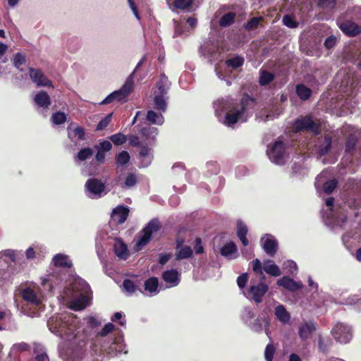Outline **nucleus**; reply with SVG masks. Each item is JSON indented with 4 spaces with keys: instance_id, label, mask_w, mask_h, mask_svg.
Returning a JSON list of instances; mask_svg holds the SVG:
<instances>
[{
    "instance_id": "1",
    "label": "nucleus",
    "mask_w": 361,
    "mask_h": 361,
    "mask_svg": "<svg viewBox=\"0 0 361 361\" xmlns=\"http://www.w3.org/2000/svg\"><path fill=\"white\" fill-rule=\"evenodd\" d=\"M255 103L256 99L255 98L247 94H243L240 103L234 105L226 114L224 123L227 126H232L243 118L248 109L253 108Z\"/></svg>"
},
{
    "instance_id": "2",
    "label": "nucleus",
    "mask_w": 361,
    "mask_h": 361,
    "mask_svg": "<svg viewBox=\"0 0 361 361\" xmlns=\"http://www.w3.org/2000/svg\"><path fill=\"white\" fill-rule=\"evenodd\" d=\"M293 130L295 133L306 131L319 135L321 133V123L314 121L310 115L300 116L293 122Z\"/></svg>"
},
{
    "instance_id": "3",
    "label": "nucleus",
    "mask_w": 361,
    "mask_h": 361,
    "mask_svg": "<svg viewBox=\"0 0 361 361\" xmlns=\"http://www.w3.org/2000/svg\"><path fill=\"white\" fill-rule=\"evenodd\" d=\"M87 342L85 339L72 342L63 352L66 361H81L87 353Z\"/></svg>"
},
{
    "instance_id": "4",
    "label": "nucleus",
    "mask_w": 361,
    "mask_h": 361,
    "mask_svg": "<svg viewBox=\"0 0 361 361\" xmlns=\"http://www.w3.org/2000/svg\"><path fill=\"white\" fill-rule=\"evenodd\" d=\"M161 228V224L157 219L151 220L141 231L140 237L135 245V249L137 251L142 250L149 243L152 233L159 231Z\"/></svg>"
},
{
    "instance_id": "5",
    "label": "nucleus",
    "mask_w": 361,
    "mask_h": 361,
    "mask_svg": "<svg viewBox=\"0 0 361 361\" xmlns=\"http://www.w3.org/2000/svg\"><path fill=\"white\" fill-rule=\"evenodd\" d=\"M286 150V144L281 140H276L271 145L268 146L267 154L271 162L277 165H283Z\"/></svg>"
},
{
    "instance_id": "6",
    "label": "nucleus",
    "mask_w": 361,
    "mask_h": 361,
    "mask_svg": "<svg viewBox=\"0 0 361 361\" xmlns=\"http://www.w3.org/2000/svg\"><path fill=\"white\" fill-rule=\"evenodd\" d=\"M134 82L132 80V75L129 76L123 87L117 91H114L109 94L102 102L101 104H107L114 100H124L133 90Z\"/></svg>"
},
{
    "instance_id": "7",
    "label": "nucleus",
    "mask_w": 361,
    "mask_h": 361,
    "mask_svg": "<svg viewBox=\"0 0 361 361\" xmlns=\"http://www.w3.org/2000/svg\"><path fill=\"white\" fill-rule=\"evenodd\" d=\"M331 145L332 137L330 135H320L314 140V150L318 157H322L330 152Z\"/></svg>"
},
{
    "instance_id": "8",
    "label": "nucleus",
    "mask_w": 361,
    "mask_h": 361,
    "mask_svg": "<svg viewBox=\"0 0 361 361\" xmlns=\"http://www.w3.org/2000/svg\"><path fill=\"white\" fill-rule=\"evenodd\" d=\"M185 240L178 237L175 240V259L177 261L190 259L193 257V250L189 245H185Z\"/></svg>"
},
{
    "instance_id": "9",
    "label": "nucleus",
    "mask_w": 361,
    "mask_h": 361,
    "mask_svg": "<svg viewBox=\"0 0 361 361\" xmlns=\"http://www.w3.org/2000/svg\"><path fill=\"white\" fill-rule=\"evenodd\" d=\"M331 334L341 343H347L352 338L350 327L343 323H337L332 329Z\"/></svg>"
},
{
    "instance_id": "10",
    "label": "nucleus",
    "mask_w": 361,
    "mask_h": 361,
    "mask_svg": "<svg viewBox=\"0 0 361 361\" xmlns=\"http://www.w3.org/2000/svg\"><path fill=\"white\" fill-rule=\"evenodd\" d=\"M260 279V282L257 285L250 286L247 293L257 304L262 302V298L269 290V286L264 283Z\"/></svg>"
},
{
    "instance_id": "11",
    "label": "nucleus",
    "mask_w": 361,
    "mask_h": 361,
    "mask_svg": "<svg viewBox=\"0 0 361 361\" xmlns=\"http://www.w3.org/2000/svg\"><path fill=\"white\" fill-rule=\"evenodd\" d=\"M30 76L37 87H53L50 80L40 69L30 68Z\"/></svg>"
},
{
    "instance_id": "12",
    "label": "nucleus",
    "mask_w": 361,
    "mask_h": 361,
    "mask_svg": "<svg viewBox=\"0 0 361 361\" xmlns=\"http://www.w3.org/2000/svg\"><path fill=\"white\" fill-rule=\"evenodd\" d=\"M129 215V209L127 207L117 206L112 211L111 218L117 224L124 223Z\"/></svg>"
},
{
    "instance_id": "13",
    "label": "nucleus",
    "mask_w": 361,
    "mask_h": 361,
    "mask_svg": "<svg viewBox=\"0 0 361 361\" xmlns=\"http://www.w3.org/2000/svg\"><path fill=\"white\" fill-rule=\"evenodd\" d=\"M339 27L348 37H355L361 33V27L352 21L343 22Z\"/></svg>"
},
{
    "instance_id": "14",
    "label": "nucleus",
    "mask_w": 361,
    "mask_h": 361,
    "mask_svg": "<svg viewBox=\"0 0 361 361\" xmlns=\"http://www.w3.org/2000/svg\"><path fill=\"white\" fill-rule=\"evenodd\" d=\"M85 188L94 195H100L104 190L105 185L101 180L90 178L85 183Z\"/></svg>"
},
{
    "instance_id": "15",
    "label": "nucleus",
    "mask_w": 361,
    "mask_h": 361,
    "mask_svg": "<svg viewBox=\"0 0 361 361\" xmlns=\"http://www.w3.org/2000/svg\"><path fill=\"white\" fill-rule=\"evenodd\" d=\"M264 251L270 257H274L277 252L279 245L277 240L271 235H267L263 243Z\"/></svg>"
},
{
    "instance_id": "16",
    "label": "nucleus",
    "mask_w": 361,
    "mask_h": 361,
    "mask_svg": "<svg viewBox=\"0 0 361 361\" xmlns=\"http://www.w3.org/2000/svg\"><path fill=\"white\" fill-rule=\"evenodd\" d=\"M277 285L290 291H296L302 288V284L288 276H283L277 281Z\"/></svg>"
},
{
    "instance_id": "17",
    "label": "nucleus",
    "mask_w": 361,
    "mask_h": 361,
    "mask_svg": "<svg viewBox=\"0 0 361 361\" xmlns=\"http://www.w3.org/2000/svg\"><path fill=\"white\" fill-rule=\"evenodd\" d=\"M171 86V82L165 74H161L157 83V90L154 94L166 95Z\"/></svg>"
},
{
    "instance_id": "18",
    "label": "nucleus",
    "mask_w": 361,
    "mask_h": 361,
    "mask_svg": "<svg viewBox=\"0 0 361 361\" xmlns=\"http://www.w3.org/2000/svg\"><path fill=\"white\" fill-rule=\"evenodd\" d=\"M35 104L43 109H48L51 104V98L45 91H39L34 97Z\"/></svg>"
},
{
    "instance_id": "19",
    "label": "nucleus",
    "mask_w": 361,
    "mask_h": 361,
    "mask_svg": "<svg viewBox=\"0 0 361 361\" xmlns=\"http://www.w3.org/2000/svg\"><path fill=\"white\" fill-rule=\"evenodd\" d=\"M114 252L118 257L121 259H127L129 257L128 247L121 239H117L114 244Z\"/></svg>"
},
{
    "instance_id": "20",
    "label": "nucleus",
    "mask_w": 361,
    "mask_h": 361,
    "mask_svg": "<svg viewBox=\"0 0 361 361\" xmlns=\"http://www.w3.org/2000/svg\"><path fill=\"white\" fill-rule=\"evenodd\" d=\"M315 330L316 326L313 322H306L300 326L298 334L302 340H305L308 338Z\"/></svg>"
},
{
    "instance_id": "21",
    "label": "nucleus",
    "mask_w": 361,
    "mask_h": 361,
    "mask_svg": "<svg viewBox=\"0 0 361 361\" xmlns=\"http://www.w3.org/2000/svg\"><path fill=\"white\" fill-rule=\"evenodd\" d=\"M162 278L166 283H172L174 286H176L180 281L178 271L175 269L164 271Z\"/></svg>"
},
{
    "instance_id": "22",
    "label": "nucleus",
    "mask_w": 361,
    "mask_h": 361,
    "mask_svg": "<svg viewBox=\"0 0 361 361\" xmlns=\"http://www.w3.org/2000/svg\"><path fill=\"white\" fill-rule=\"evenodd\" d=\"M163 112L157 113L154 111L149 110L146 115L147 121L151 124L161 126L164 122V117L162 115Z\"/></svg>"
},
{
    "instance_id": "23",
    "label": "nucleus",
    "mask_w": 361,
    "mask_h": 361,
    "mask_svg": "<svg viewBox=\"0 0 361 361\" xmlns=\"http://www.w3.org/2000/svg\"><path fill=\"white\" fill-rule=\"evenodd\" d=\"M248 229L247 226L241 221H238L237 224V235L241 241L243 246H247L249 240L247 238V234Z\"/></svg>"
},
{
    "instance_id": "24",
    "label": "nucleus",
    "mask_w": 361,
    "mask_h": 361,
    "mask_svg": "<svg viewBox=\"0 0 361 361\" xmlns=\"http://www.w3.org/2000/svg\"><path fill=\"white\" fill-rule=\"evenodd\" d=\"M154 107L156 110L160 112H165L167 108V103L166 101V95L154 94Z\"/></svg>"
},
{
    "instance_id": "25",
    "label": "nucleus",
    "mask_w": 361,
    "mask_h": 361,
    "mask_svg": "<svg viewBox=\"0 0 361 361\" xmlns=\"http://www.w3.org/2000/svg\"><path fill=\"white\" fill-rule=\"evenodd\" d=\"M22 297L24 300L33 305H39L40 304V300L37 298L35 292L30 288H27L23 290Z\"/></svg>"
},
{
    "instance_id": "26",
    "label": "nucleus",
    "mask_w": 361,
    "mask_h": 361,
    "mask_svg": "<svg viewBox=\"0 0 361 361\" xmlns=\"http://www.w3.org/2000/svg\"><path fill=\"white\" fill-rule=\"evenodd\" d=\"M54 264L56 267L71 268L72 267V262L68 260L67 255L62 254H57L53 258Z\"/></svg>"
},
{
    "instance_id": "27",
    "label": "nucleus",
    "mask_w": 361,
    "mask_h": 361,
    "mask_svg": "<svg viewBox=\"0 0 361 361\" xmlns=\"http://www.w3.org/2000/svg\"><path fill=\"white\" fill-rule=\"evenodd\" d=\"M275 314L277 319L283 324L290 321V314L282 305H279L275 308Z\"/></svg>"
},
{
    "instance_id": "28",
    "label": "nucleus",
    "mask_w": 361,
    "mask_h": 361,
    "mask_svg": "<svg viewBox=\"0 0 361 361\" xmlns=\"http://www.w3.org/2000/svg\"><path fill=\"white\" fill-rule=\"evenodd\" d=\"M102 349L107 353L116 355L118 353L122 352V343L118 340L114 339L109 347L102 344Z\"/></svg>"
},
{
    "instance_id": "29",
    "label": "nucleus",
    "mask_w": 361,
    "mask_h": 361,
    "mask_svg": "<svg viewBox=\"0 0 361 361\" xmlns=\"http://www.w3.org/2000/svg\"><path fill=\"white\" fill-rule=\"evenodd\" d=\"M263 269L266 273L273 276H279L281 274L279 267L270 259H268L264 262Z\"/></svg>"
},
{
    "instance_id": "30",
    "label": "nucleus",
    "mask_w": 361,
    "mask_h": 361,
    "mask_svg": "<svg viewBox=\"0 0 361 361\" xmlns=\"http://www.w3.org/2000/svg\"><path fill=\"white\" fill-rule=\"evenodd\" d=\"M295 91L298 97L302 101L309 99L312 95V90L303 84L297 85Z\"/></svg>"
},
{
    "instance_id": "31",
    "label": "nucleus",
    "mask_w": 361,
    "mask_h": 361,
    "mask_svg": "<svg viewBox=\"0 0 361 361\" xmlns=\"http://www.w3.org/2000/svg\"><path fill=\"white\" fill-rule=\"evenodd\" d=\"M159 281L157 277H150L145 281V290L151 294H157L158 290Z\"/></svg>"
},
{
    "instance_id": "32",
    "label": "nucleus",
    "mask_w": 361,
    "mask_h": 361,
    "mask_svg": "<svg viewBox=\"0 0 361 361\" xmlns=\"http://www.w3.org/2000/svg\"><path fill=\"white\" fill-rule=\"evenodd\" d=\"M237 251V246L235 243L232 241L226 243L220 249L221 255L228 259H231V255L236 253Z\"/></svg>"
},
{
    "instance_id": "33",
    "label": "nucleus",
    "mask_w": 361,
    "mask_h": 361,
    "mask_svg": "<svg viewBox=\"0 0 361 361\" xmlns=\"http://www.w3.org/2000/svg\"><path fill=\"white\" fill-rule=\"evenodd\" d=\"M140 134L142 137L147 140H154L156 135L158 134V129L155 127L147 126L143 127L140 130Z\"/></svg>"
},
{
    "instance_id": "34",
    "label": "nucleus",
    "mask_w": 361,
    "mask_h": 361,
    "mask_svg": "<svg viewBox=\"0 0 361 361\" xmlns=\"http://www.w3.org/2000/svg\"><path fill=\"white\" fill-rule=\"evenodd\" d=\"M245 59L240 55L228 59L225 61L227 67L232 68L233 69H237L241 67L244 63Z\"/></svg>"
},
{
    "instance_id": "35",
    "label": "nucleus",
    "mask_w": 361,
    "mask_h": 361,
    "mask_svg": "<svg viewBox=\"0 0 361 361\" xmlns=\"http://www.w3.org/2000/svg\"><path fill=\"white\" fill-rule=\"evenodd\" d=\"M235 13L233 12H228L223 15L219 19V25L222 27H226L231 25L235 20Z\"/></svg>"
},
{
    "instance_id": "36",
    "label": "nucleus",
    "mask_w": 361,
    "mask_h": 361,
    "mask_svg": "<svg viewBox=\"0 0 361 361\" xmlns=\"http://www.w3.org/2000/svg\"><path fill=\"white\" fill-rule=\"evenodd\" d=\"M274 79V75L267 71H262L260 73L259 83L262 86L270 84Z\"/></svg>"
},
{
    "instance_id": "37",
    "label": "nucleus",
    "mask_w": 361,
    "mask_h": 361,
    "mask_svg": "<svg viewBox=\"0 0 361 361\" xmlns=\"http://www.w3.org/2000/svg\"><path fill=\"white\" fill-rule=\"evenodd\" d=\"M357 139L355 136L353 135H350L346 142H345V151L346 153L348 154H350L351 155H353V152L355 149V147H356V145H357Z\"/></svg>"
},
{
    "instance_id": "38",
    "label": "nucleus",
    "mask_w": 361,
    "mask_h": 361,
    "mask_svg": "<svg viewBox=\"0 0 361 361\" xmlns=\"http://www.w3.org/2000/svg\"><path fill=\"white\" fill-rule=\"evenodd\" d=\"M94 154V151L90 147L81 149L77 154L76 159L78 161H83L90 159Z\"/></svg>"
},
{
    "instance_id": "39",
    "label": "nucleus",
    "mask_w": 361,
    "mask_h": 361,
    "mask_svg": "<svg viewBox=\"0 0 361 361\" xmlns=\"http://www.w3.org/2000/svg\"><path fill=\"white\" fill-rule=\"evenodd\" d=\"M88 297L85 295H81L80 298L75 299L73 302V305L75 310H80L85 309L88 305Z\"/></svg>"
},
{
    "instance_id": "40",
    "label": "nucleus",
    "mask_w": 361,
    "mask_h": 361,
    "mask_svg": "<svg viewBox=\"0 0 361 361\" xmlns=\"http://www.w3.org/2000/svg\"><path fill=\"white\" fill-rule=\"evenodd\" d=\"M33 353L35 356L30 361H49L47 354L42 349L35 347Z\"/></svg>"
},
{
    "instance_id": "41",
    "label": "nucleus",
    "mask_w": 361,
    "mask_h": 361,
    "mask_svg": "<svg viewBox=\"0 0 361 361\" xmlns=\"http://www.w3.org/2000/svg\"><path fill=\"white\" fill-rule=\"evenodd\" d=\"M123 286L125 290L130 294L134 293L136 290H138L140 293H143L142 290L140 288L137 287L130 279H125L123 282Z\"/></svg>"
},
{
    "instance_id": "42",
    "label": "nucleus",
    "mask_w": 361,
    "mask_h": 361,
    "mask_svg": "<svg viewBox=\"0 0 361 361\" xmlns=\"http://www.w3.org/2000/svg\"><path fill=\"white\" fill-rule=\"evenodd\" d=\"M130 157L127 151H122L116 155V162L117 165L123 166L130 161Z\"/></svg>"
},
{
    "instance_id": "43",
    "label": "nucleus",
    "mask_w": 361,
    "mask_h": 361,
    "mask_svg": "<svg viewBox=\"0 0 361 361\" xmlns=\"http://www.w3.org/2000/svg\"><path fill=\"white\" fill-rule=\"evenodd\" d=\"M194 0H174L173 6L180 10H189Z\"/></svg>"
},
{
    "instance_id": "44",
    "label": "nucleus",
    "mask_w": 361,
    "mask_h": 361,
    "mask_svg": "<svg viewBox=\"0 0 361 361\" xmlns=\"http://www.w3.org/2000/svg\"><path fill=\"white\" fill-rule=\"evenodd\" d=\"M67 116L65 113L62 111H57L52 114L51 121L56 125H61L66 121Z\"/></svg>"
},
{
    "instance_id": "45",
    "label": "nucleus",
    "mask_w": 361,
    "mask_h": 361,
    "mask_svg": "<svg viewBox=\"0 0 361 361\" xmlns=\"http://www.w3.org/2000/svg\"><path fill=\"white\" fill-rule=\"evenodd\" d=\"M110 140L115 145H121L127 141V137L125 135L121 133L114 134L109 137Z\"/></svg>"
},
{
    "instance_id": "46",
    "label": "nucleus",
    "mask_w": 361,
    "mask_h": 361,
    "mask_svg": "<svg viewBox=\"0 0 361 361\" xmlns=\"http://www.w3.org/2000/svg\"><path fill=\"white\" fill-rule=\"evenodd\" d=\"M338 182L336 179H332L328 181H326L323 184V191L324 193L329 195L331 194L337 187Z\"/></svg>"
},
{
    "instance_id": "47",
    "label": "nucleus",
    "mask_w": 361,
    "mask_h": 361,
    "mask_svg": "<svg viewBox=\"0 0 361 361\" xmlns=\"http://www.w3.org/2000/svg\"><path fill=\"white\" fill-rule=\"evenodd\" d=\"M252 267L254 272L262 276V280L265 279V276L263 274V267L259 259H255L252 262Z\"/></svg>"
},
{
    "instance_id": "48",
    "label": "nucleus",
    "mask_w": 361,
    "mask_h": 361,
    "mask_svg": "<svg viewBox=\"0 0 361 361\" xmlns=\"http://www.w3.org/2000/svg\"><path fill=\"white\" fill-rule=\"evenodd\" d=\"M276 348L272 343L267 345L264 350V358L266 361H273Z\"/></svg>"
},
{
    "instance_id": "49",
    "label": "nucleus",
    "mask_w": 361,
    "mask_h": 361,
    "mask_svg": "<svg viewBox=\"0 0 361 361\" xmlns=\"http://www.w3.org/2000/svg\"><path fill=\"white\" fill-rule=\"evenodd\" d=\"M335 215L338 223L343 224L347 221V213L341 207H338V208H337Z\"/></svg>"
},
{
    "instance_id": "50",
    "label": "nucleus",
    "mask_w": 361,
    "mask_h": 361,
    "mask_svg": "<svg viewBox=\"0 0 361 361\" xmlns=\"http://www.w3.org/2000/svg\"><path fill=\"white\" fill-rule=\"evenodd\" d=\"M337 0H318V6L323 9H332L335 7Z\"/></svg>"
},
{
    "instance_id": "51",
    "label": "nucleus",
    "mask_w": 361,
    "mask_h": 361,
    "mask_svg": "<svg viewBox=\"0 0 361 361\" xmlns=\"http://www.w3.org/2000/svg\"><path fill=\"white\" fill-rule=\"evenodd\" d=\"M112 113L109 114L104 118H103L97 124L96 130H102L106 128L111 121Z\"/></svg>"
},
{
    "instance_id": "52",
    "label": "nucleus",
    "mask_w": 361,
    "mask_h": 361,
    "mask_svg": "<svg viewBox=\"0 0 361 361\" xmlns=\"http://www.w3.org/2000/svg\"><path fill=\"white\" fill-rule=\"evenodd\" d=\"M137 183V178L134 173H128L125 179L124 184L127 188L135 186Z\"/></svg>"
},
{
    "instance_id": "53",
    "label": "nucleus",
    "mask_w": 361,
    "mask_h": 361,
    "mask_svg": "<svg viewBox=\"0 0 361 361\" xmlns=\"http://www.w3.org/2000/svg\"><path fill=\"white\" fill-rule=\"evenodd\" d=\"M283 24L290 28H295L298 26V23L296 22L293 17L289 15H286L283 18Z\"/></svg>"
},
{
    "instance_id": "54",
    "label": "nucleus",
    "mask_w": 361,
    "mask_h": 361,
    "mask_svg": "<svg viewBox=\"0 0 361 361\" xmlns=\"http://www.w3.org/2000/svg\"><path fill=\"white\" fill-rule=\"evenodd\" d=\"M259 20H260L259 18H256V17L252 18L245 25V28L249 31L256 29L259 25Z\"/></svg>"
},
{
    "instance_id": "55",
    "label": "nucleus",
    "mask_w": 361,
    "mask_h": 361,
    "mask_svg": "<svg viewBox=\"0 0 361 361\" xmlns=\"http://www.w3.org/2000/svg\"><path fill=\"white\" fill-rule=\"evenodd\" d=\"M114 325L111 322L106 324L102 329L97 334V336H106L114 329Z\"/></svg>"
},
{
    "instance_id": "56",
    "label": "nucleus",
    "mask_w": 361,
    "mask_h": 361,
    "mask_svg": "<svg viewBox=\"0 0 361 361\" xmlns=\"http://www.w3.org/2000/svg\"><path fill=\"white\" fill-rule=\"evenodd\" d=\"M25 63V57L21 53H17L14 56L13 65L15 67L19 68L20 66Z\"/></svg>"
},
{
    "instance_id": "57",
    "label": "nucleus",
    "mask_w": 361,
    "mask_h": 361,
    "mask_svg": "<svg viewBox=\"0 0 361 361\" xmlns=\"http://www.w3.org/2000/svg\"><path fill=\"white\" fill-rule=\"evenodd\" d=\"M194 250L197 255L202 254L204 252V246L202 245V239L199 237H197L195 239Z\"/></svg>"
},
{
    "instance_id": "58",
    "label": "nucleus",
    "mask_w": 361,
    "mask_h": 361,
    "mask_svg": "<svg viewBox=\"0 0 361 361\" xmlns=\"http://www.w3.org/2000/svg\"><path fill=\"white\" fill-rule=\"evenodd\" d=\"M247 280H248V275H247V273H244V274H240L237 278V283H238V287L240 289L244 288L245 285H246V283H247Z\"/></svg>"
},
{
    "instance_id": "59",
    "label": "nucleus",
    "mask_w": 361,
    "mask_h": 361,
    "mask_svg": "<svg viewBox=\"0 0 361 361\" xmlns=\"http://www.w3.org/2000/svg\"><path fill=\"white\" fill-rule=\"evenodd\" d=\"M16 254L15 251L11 250H6L5 252L4 253L3 260L6 263H8L7 259H9L12 262H16Z\"/></svg>"
},
{
    "instance_id": "60",
    "label": "nucleus",
    "mask_w": 361,
    "mask_h": 361,
    "mask_svg": "<svg viewBox=\"0 0 361 361\" xmlns=\"http://www.w3.org/2000/svg\"><path fill=\"white\" fill-rule=\"evenodd\" d=\"M336 43V38L334 36H330L325 39L324 44L326 49H331V48L335 47Z\"/></svg>"
},
{
    "instance_id": "61",
    "label": "nucleus",
    "mask_w": 361,
    "mask_h": 361,
    "mask_svg": "<svg viewBox=\"0 0 361 361\" xmlns=\"http://www.w3.org/2000/svg\"><path fill=\"white\" fill-rule=\"evenodd\" d=\"M87 323L88 326L90 328H95L101 325V322L93 316H91L87 319Z\"/></svg>"
},
{
    "instance_id": "62",
    "label": "nucleus",
    "mask_w": 361,
    "mask_h": 361,
    "mask_svg": "<svg viewBox=\"0 0 361 361\" xmlns=\"http://www.w3.org/2000/svg\"><path fill=\"white\" fill-rule=\"evenodd\" d=\"M74 134L75 136H78L79 140H85V130L83 128L80 126H78L74 129Z\"/></svg>"
},
{
    "instance_id": "63",
    "label": "nucleus",
    "mask_w": 361,
    "mask_h": 361,
    "mask_svg": "<svg viewBox=\"0 0 361 361\" xmlns=\"http://www.w3.org/2000/svg\"><path fill=\"white\" fill-rule=\"evenodd\" d=\"M150 149L146 145H141L139 155L142 158H146L149 156Z\"/></svg>"
},
{
    "instance_id": "64",
    "label": "nucleus",
    "mask_w": 361,
    "mask_h": 361,
    "mask_svg": "<svg viewBox=\"0 0 361 361\" xmlns=\"http://www.w3.org/2000/svg\"><path fill=\"white\" fill-rule=\"evenodd\" d=\"M100 145V150H103V152H108L110 151L112 148L111 143L108 140H104L99 144Z\"/></svg>"
}]
</instances>
